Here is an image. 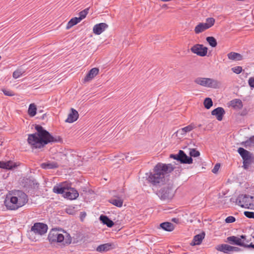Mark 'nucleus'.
<instances>
[{"instance_id": "nucleus-1", "label": "nucleus", "mask_w": 254, "mask_h": 254, "mask_svg": "<svg viewBox=\"0 0 254 254\" xmlns=\"http://www.w3.org/2000/svg\"><path fill=\"white\" fill-rule=\"evenodd\" d=\"M174 169L171 164L158 163L154 168L153 172L147 177L148 181L153 186H161L165 184L168 179L165 175L171 173Z\"/></svg>"}, {"instance_id": "nucleus-2", "label": "nucleus", "mask_w": 254, "mask_h": 254, "mask_svg": "<svg viewBox=\"0 0 254 254\" xmlns=\"http://www.w3.org/2000/svg\"><path fill=\"white\" fill-rule=\"evenodd\" d=\"M35 128L37 132L28 135V143H32V142L33 143H51L63 141L61 136L52 135L49 131L40 125H36Z\"/></svg>"}, {"instance_id": "nucleus-3", "label": "nucleus", "mask_w": 254, "mask_h": 254, "mask_svg": "<svg viewBox=\"0 0 254 254\" xmlns=\"http://www.w3.org/2000/svg\"><path fill=\"white\" fill-rule=\"evenodd\" d=\"M28 200L26 194L22 190H17L12 195L6 196L4 203L7 209L15 210L24 206Z\"/></svg>"}, {"instance_id": "nucleus-4", "label": "nucleus", "mask_w": 254, "mask_h": 254, "mask_svg": "<svg viewBox=\"0 0 254 254\" xmlns=\"http://www.w3.org/2000/svg\"><path fill=\"white\" fill-rule=\"evenodd\" d=\"M190 157L187 156L184 151L180 150L178 153L176 154H170V157L179 161L181 163L190 164L192 163L193 161L191 157L199 156L200 155V153L195 149H190Z\"/></svg>"}, {"instance_id": "nucleus-5", "label": "nucleus", "mask_w": 254, "mask_h": 254, "mask_svg": "<svg viewBox=\"0 0 254 254\" xmlns=\"http://www.w3.org/2000/svg\"><path fill=\"white\" fill-rule=\"evenodd\" d=\"M195 127V125L193 124H191L189 126L177 130L174 133V135H175L176 137L182 141L184 139H188L190 140V143H192V140L194 137L191 131Z\"/></svg>"}, {"instance_id": "nucleus-6", "label": "nucleus", "mask_w": 254, "mask_h": 254, "mask_svg": "<svg viewBox=\"0 0 254 254\" xmlns=\"http://www.w3.org/2000/svg\"><path fill=\"white\" fill-rule=\"evenodd\" d=\"M48 229V226L46 224L40 222L35 223L28 232L29 239L32 241H36V239L35 238L32 237L33 234L42 236L47 233Z\"/></svg>"}, {"instance_id": "nucleus-7", "label": "nucleus", "mask_w": 254, "mask_h": 254, "mask_svg": "<svg viewBox=\"0 0 254 254\" xmlns=\"http://www.w3.org/2000/svg\"><path fill=\"white\" fill-rule=\"evenodd\" d=\"M194 82L198 85L215 89L219 88L221 84L219 81L210 78L197 77Z\"/></svg>"}, {"instance_id": "nucleus-8", "label": "nucleus", "mask_w": 254, "mask_h": 254, "mask_svg": "<svg viewBox=\"0 0 254 254\" xmlns=\"http://www.w3.org/2000/svg\"><path fill=\"white\" fill-rule=\"evenodd\" d=\"M236 203L243 208H252V206H254V196L247 194L240 195L236 199Z\"/></svg>"}, {"instance_id": "nucleus-9", "label": "nucleus", "mask_w": 254, "mask_h": 254, "mask_svg": "<svg viewBox=\"0 0 254 254\" xmlns=\"http://www.w3.org/2000/svg\"><path fill=\"white\" fill-rule=\"evenodd\" d=\"M157 195L162 200H169L174 195V191L170 186H166L161 188L157 193Z\"/></svg>"}, {"instance_id": "nucleus-10", "label": "nucleus", "mask_w": 254, "mask_h": 254, "mask_svg": "<svg viewBox=\"0 0 254 254\" xmlns=\"http://www.w3.org/2000/svg\"><path fill=\"white\" fill-rule=\"evenodd\" d=\"M48 239L51 243H62L64 241V236L56 229H52L49 232Z\"/></svg>"}, {"instance_id": "nucleus-11", "label": "nucleus", "mask_w": 254, "mask_h": 254, "mask_svg": "<svg viewBox=\"0 0 254 254\" xmlns=\"http://www.w3.org/2000/svg\"><path fill=\"white\" fill-rule=\"evenodd\" d=\"M190 50L193 53L198 56L204 57L207 54L208 48L202 44H197L192 46Z\"/></svg>"}, {"instance_id": "nucleus-12", "label": "nucleus", "mask_w": 254, "mask_h": 254, "mask_svg": "<svg viewBox=\"0 0 254 254\" xmlns=\"http://www.w3.org/2000/svg\"><path fill=\"white\" fill-rule=\"evenodd\" d=\"M225 242L229 243L231 245H236L243 247L245 244V243L241 240L240 237H238L235 236L227 237Z\"/></svg>"}, {"instance_id": "nucleus-13", "label": "nucleus", "mask_w": 254, "mask_h": 254, "mask_svg": "<svg viewBox=\"0 0 254 254\" xmlns=\"http://www.w3.org/2000/svg\"><path fill=\"white\" fill-rule=\"evenodd\" d=\"M115 248V246L113 243H106L98 246L96 250L100 253H104L113 250Z\"/></svg>"}, {"instance_id": "nucleus-14", "label": "nucleus", "mask_w": 254, "mask_h": 254, "mask_svg": "<svg viewBox=\"0 0 254 254\" xmlns=\"http://www.w3.org/2000/svg\"><path fill=\"white\" fill-rule=\"evenodd\" d=\"M225 114L224 109L222 107H217L211 112V115L215 116L219 121H221L223 119V117Z\"/></svg>"}, {"instance_id": "nucleus-15", "label": "nucleus", "mask_w": 254, "mask_h": 254, "mask_svg": "<svg viewBox=\"0 0 254 254\" xmlns=\"http://www.w3.org/2000/svg\"><path fill=\"white\" fill-rule=\"evenodd\" d=\"M238 152L243 160H252V154L242 147L238 149Z\"/></svg>"}, {"instance_id": "nucleus-16", "label": "nucleus", "mask_w": 254, "mask_h": 254, "mask_svg": "<svg viewBox=\"0 0 254 254\" xmlns=\"http://www.w3.org/2000/svg\"><path fill=\"white\" fill-rule=\"evenodd\" d=\"M108 25L105 23H100L96 24L93 28V33L96 35H100L107 28Z\"/></svg>"}, {"instance_id": "nucleus-17", "label": "nucleus", "mask_w": 254, "mask_h": 254, "mask_svg": "<svg viewBox=\"0 0 254 254\" xmlns=\"http://www.w3.org/2000/svg\"><path fill=\"white\" fill-rule=\"evenodd\" d=\"M99 72L98 68H93L89 70L83 79V82L85 83L91 80Z\"/></svg>"}, {"instance_id": "nucleus-18", "label": "nucleus", "mask_w": 254, "mask_h": 254, "mask_svg": "<svg viewBox=\"0 0 254 254\" xmlns=\"http://www.w3.org/2000/svg\"><path fill=\"white\" fill-rule=\"evenodd\" d=\"M66 189H67V188L65 187L64 183L55 186L53 189V191L54 192L57 194H62L64 196L65 192V190Z\"/></svg>"}, {"instance_id": "nucleus-19", "label": "nucleus", "mask_w": 254, "mask_h": 254, "mask_svg": "<svg viewBox=\"0 0 254 254\" xmlns=\"http://www.w3.org/2000/svg\"><path fill=\"white\" fill-rule=\"evenodd\" d=\"M78 116L79 115L77 111L75 109L71 108V113L68 115L65 122L69 123H73L77 120Z\"/></svg>"}, {"instance_id": "nucleus-20", "label": "nucleus", "mask_w": 254, "mask_h": 254, "mask_svg": "<svg viewBox=\"0 0 254 254\" xmlns=\"http://www.w3.org/2000/svg\"><path fill=\"white\" fill-rule=\"evenodd\" d=\"M79 195L78 191L73 188L70 189L69 191H65L64 197L69 199H76Z\"/></svg>"}, {"instance_id": "nucleus-21", "label": "nucleus", "mask_w": 254, "mask_h": 254, "mask_svg": "<svg viewBox=\"0 0 254 254\" xmlns=\"http://www.w3.org/2000/svg\"><path fill=\"white\" fill-rule=\"evenodd\" d=\"M16 167V165L15 163L11 161H8L6 162L4 161H0V168L7 169V170H11L14 168Z\"/></svg>"}, {"instance_id": "nucleus-22", "label": "nucleus", "mask_w": 254, "mask_h": 254, "mask_svg": "<svg viewBox=\"0 0 254 254\" xmlns=\"http://www.w3.org/2000/svg\"><path fill=\"white\" fill-rule=\"evenodd\" d=\"M99 220L103 224L106 225L109 228L112 227L114 225V222L106 215H101Z\"/></svg>"}, {"instance_id": "nucleus-23", "label": "nucleus", "mask_w": 254, "mask_h": 254, "mask_svg": "<svg viewBox=\"0 0 254 254\" xmlns=\"http://www.w3.org/2000/svg\"><path fill=\"white\" fill-rule=\"evenodd\" d=\"M41 167L43 169H53L58 168L59 165L57 162L48 161L43 163L40 165Z\"/></svg>"}, {"instance_id": "nucleus-24", "label": "nucleus", "mask_w": 254, "mask_h": 254, "mask_svg": "<svg viewBox=\"0 0 254 254\" xmlns=\"http://www.w3.org/2000/svg\"><path fill=\"white\" fill-rule=\"evenodd\" d=\"M204 236L205 233L204 232L194 236L191 245L192 246L200 245L201 243L202 240L204 239Z\"/></svg>"}, {"instance_id": "nucleus-25", "label": "nucleus", "mask_w": 254, "mask_h": 254, "mask_svg": "<svg viewBox=\"0 0 254 254\" xmlns=\"http://www.w3.org/2000/svg\"><path fill=\"white\" fill-rule=\"evenodd\" d=\"M230 106H232L234 109L240 110L243 108V105L240 99H235L230 102Z\"/></svg>"}, {"instance_id": "nucleus-26", "label": "nucleus", "mask_w": 254, "mask_h": 254, "mask_svg": "<svg viewBox=\"0 0 254 254\" xmlns=\"http://www.w3.org/2000/svg\"><path fill=\"white\" fill-rule=\"evenodd\" d=\"M160 227L163 230L168 232L172 231L175 228L174 225L169 222H165L161 223Z\"/></svg>"}, {"instance_id": "nucleus-27", "label": "nucleus", "mask_w": 254, "mask_h": 254, "mask_svg": "<svg viewBox=\"0 0 254 254\" xmlns=\"http://www.w3.org/2000/svg\"><path fill=\"white\" fill-rule=\"evenodd\" d=\"M216 249L224 253L229 254V252H231V246L227 244H221L218 245Z\"/></svg>"}, {"instance_id": "nucleus-28", "label": "nucleus", "mask_w": 254, "mask_h": 254, "mask_svg": "<svg viewBox=\"0 0 254 254\" xmlns=\"http://www.w3.org/2000/svg\"><path fill=\"white\" fill-rule=\"evenodd\" d=\"M229 59L233 61H241L243 60V56L237 53L230 52L227 55Z\"/></svg>"}, {"instance_id": "nucleus-29", "label": "nucleus", "mask_w": 254, "mask_h": 254, "mask_svg": "<svg viewBox=\"0 0 254 254\" xmlns=\"http://www.w3.org/2000/svg\"><path fill=\"white\" fill-rule=\"evenodd\" d=\"M109 202L110 203L112 204L113 205H114L117 207H122L123 206V200L119 197L117 198H111L110 199H109Z\"/></svg>"}, {"instance_id": "nucleus-30", "label": "nucleus", "mask_w": 254, "mask_h": 254, "mask_svg": "<svg viewBox=\"0 0 254 254\" xmlns=\"http://www.w3.org/2000/svg\"><path fill=\"white\" fill-rule=\"evenodd\" d=\"M208 29L207 27L205 26L204 23H199L194 28V32L196 34H199L203 31Z\"/></svg>"}, {"instance_id": "nucleus-31", "label": "nucleus", "mask_w": 254, "mask_h": 254, "mask_svg": "<svg viewBox=\"0 0 254 254\" xmlns=\"http://www.w3.org/2000/svg\"><path fill=\"white\" fill-rule=\"evenodd\" d=\"M37 113V107L34 104H30L28 110V113L30 117H34L36 115Z\"/></svg>"}, {"instance_id": "nucleus-32", "label": "nucleus", "mask_w": 254, "mask_h": 254, "mask_svg": "<svg viewBox=\"0 0 254 254\" xmlns=\"http://www.w3.org/2000/svg\"><path fill=\"white\" fill-rule=\"evenodd\" d=\"M46 144H28L30 148L32 149V151L35 153H37L39 151H37L38 149H41L43 148Z\"/></svg>"}, {"instance_id": "nucleus-33", "label": "nucleus", "mask_w": 254, "mask_h": 254, "mask_svg": "<svg viewBox=\"0 0 254 254\" xmlns=\"http://www.w3.org/2000/svg\"><path fill=\"white\" fill-rule=\"evenodd\" d=\"M80 21L79 20V19L76 17L71 18L67 24L66 29H70L72 26L79 23Z\"/></svg>"}, {"instance_id": "nucleus-34", "label": "nucleus", "mask_w": 254, "mask_h": 254, "mask_svg": "<svg viewBox=\"0 0 254 254\" xmlns=\"http://www.w3.org/2000/svg\"><path fill=\"white\" fill-rule=\"evenodd\" d=\"M206 41L208 43L209 45L213 48L216 47L217 42L216 39L212 36H208L206 38Z\"/></svg>"}, {"instance_id": "nucleus-35", "label": "nucleus", "mask_w": 254, "mask_h": 254, "mask_svg": "<svg viewBox=\"0 0 254 254\" xmlns=\"http://www.w3.org/2000/svg\"><path fill=\"white\" fill-rule=\"evenodd\" d=\"M215 22V20L214 18L208 17L206 19V22L204 23L205 24V26L209 29L214 25Z\"/></svg>"}, {"instance_id": "nucleus-36", "label": "nucleus", "mask_w": 254, "mask_h": 254, "mask_svg": "<svg viewBox=\"0 0 254 254\" xmlns=\"http://www.w3.org/2000/svg\"><path fill=\"white\" fill-rule=\"evenodd\" d=\"M204 107L207 109H209L213 105V102L210 98H206L203 102Z\"/></svg>"}, {"instance_id": "nucleus-37", "label": "nucleus", "mask_w": 254, "mask_h": 254, "mask_svg": "<svg viewBox=\"0 0 254 254\" xmlns=\"http://www.w3.org/2000/svg\"><path fill=\"white\" fill-rule=\"evenodd\" d=\"M25 72L24 70L21 68H18L13 72L12 76L14 79H17L21 76Z\"/></svg>"}, {"instance_id": "nucleus-38", "label": "nucleus", "mask_w": 254, "mask_h": 254, "mask_svg": "<svg viewBox=\"0 0 254 254\" xmlns=\"http://www.w3.org/2000/svg\"><path fill=\"white\" fill-rule=\"evenodd\" d=\"M89 8H87L79 13V17H77L80 21L85 18L88 13Z\"/></svg>"}, {"instance_id": "nucleus-39", "label": "nucleus", "mask_w": 254, "mask_h": 254, "mask_svg": "<svg viewBox=\"0 0 254 254\" xmlns=\"http://www.w3.org/2000/svg\"><path fill=\"white\" fill-rule=\"evenodd\" d=\"M65 235L64 236V241L62 242L64 245H69L71 243V237L70 235L65 232Z\"/></svg>"}, {"instance_id": "nucleus-40", "label": "nucleus", "mask_w": 254, "mask_h": 254, "mask_svg": "<svg viewBox=\"0 0 254 254\" xmlns=\"http://www.w3.org/2000/svg\"><path fill=\"white\" fill-rule=\"evenodd\" d=\"M242 67L237 66L232 68V70L236 74H239L242 71Z\"/></svg>"}, {"instance_id": "nucleus-41", "label": "nucleus", "mask_w": 254, "mask_h": 254, "mask_svg": "<svg viewBox=\"0 0 254 254\" xmlns=\"http://www.w3.org/2000/svg\"><path fill=\"white\" fill-rule=\"evenodd\" d=\"M2 91L3 92V94L6 96H12L14 95V93L11 90L2 89Z\"/></svg>"}, {"instance_id": "nucleus-42", "label": "nucleus", "mask_w": 254, "mask_h": 254, "mask_svg": "<svg viewBox=\"0 0 254 254\" xmlns=\"http://www.w3.org/2000/svg\"><path fill=\"white\" fill-rule=\"evenodd\" d=\"M252 163V160H243V167L244 169H248L249 165Z\"/></svg>"}, {"instance_id": "nucleus-43", "label": "nucleus", "mask_w": 254, "mask_h": 254, "mask_svg": "<svg viewBox=\"0 0 254 254\" xmlns=\"http://www.w3.org/2000/svg\"><path fill=\"white\" fill-rule=\"evenodd\" d=\"M245 216L249 218H254V212L245 211L244 212Z\"/></svg>"}, {"instance_id": "nucleus-44", "label": "nucleus", "mask_w": 254, "mask_h": 254, "mask_svg": "<svg viewBox=\"0 0 254 254\" xmlns=\"http://www.w3.org/2000/svg\"><path fill=\"white\" fill-rule=\"evenodd\" d=\"M235 221H236V218L234 216H228L225 219V222L227 223H233V222H234Z\"/></svg>"}, {"instance_id": "nucleus-45", "label": "nucleus", "mask_w": 254, "mask_h": 254, "mask_svg": "<svg viewBox=\"0 0 254 254\" xmlns=\"http://www.w3.org/2000/svg\"><path fill=\"white\" fill-rule=\"evenodd\" d=\"M220 167V164L219 163L216 164L215 165L214 168L212 170V172L214 174H216L218 172Z\"/></svg>"}, {"instance_id": "nucleus-46", "label": "nucleus", "mask_w": 254, "mask_h": 254, "mask_svg": "<svg viewBox=\"0 0 254 254\" xmlns=\"http://www.w3.org/2000/svg\"><path fill=\"white\" fill-rule=\"evenodd\" d=\"M240 238L241 239V240H242V242H244V243H246V244L247 243H249L251 241V239H247V236L245 235H242L240 236Z\"/></svg>"}, {"instance_id": "nucleus-47", "label": "nucleus", "mask_w": 254, "mask_h": 254, "mask_svg": "<svg viewBox=\"0 0 254 254\" xmlns=\"http://www.w3.org/2000/svg\"><path fill=\"white\" fill-rule=\"evenodd\" d=\"M249 86L252 88H254V77H250L248 81Z\"/></svg>"}, {"instance_id": "nucleus-48", "label": "nucleus", "mask_w": 254, "mask_h": 254, "mask_svg": "<svg viewBox=\"0 0 254 254\" xmlns=\"http://www.w3.org/2000/svg\"><path fill=\"white\" fill-rule=\"evenodd\" d=\"M241 143H254V135L251 137L249 139L246 141H242Z\"/></svg>"}, {"instance_id": "nucleus-49", "label": "nucleus", "mask_w": 254, "mask_h": 254, "mask_svg": "<svg viewBox=\"0 0 254 254\" xmlns=\"http://www.w3.org/2000/svg\"><path fill=\"white\" fill-rule=\"evenodd\" d=\"M241 251V249L237 247L231 246V252H239Z\"/></svg>"}, {"instance_id": "nucleus-50", "label": "nucleus", "mask_w": 254, "mask_h": 254, "mask_svg": "<svg viewBox=\"0 0 254 254\" xmlns=\"http://www.w3.org/2000/svg\"><path fill=\"white\" fill-rule=\"evenodd\" d=\"M244 247L246 248L254 249V244H253L252 243H250V244H247L246 243H245Z\"/></svg>"}, {"instance_id": "nucleus-51", "label": "nucleus", "mask_w": 254, "mask_h": 254, "mask_svg": "<svg viewBox=\"0 0 254 254\" xmlns=\"http://www.w3.org/2000/svg\"><path fill=\"white\" fill-rule=\"evenodd\" d=\"M86 216V213L85 212H81V219L82 220V219L85 217Z\"/></svg>"}, {"instance_id": "nucleus-52", "label": "nucleus", "mask_w": 254, "mask_h": 254, "mask_svg": "<svg viewBox=\"0 0 254 254\" xmlns=\"http://www.w3.org/2000/svg\"><path fill=\"white\" fill-rule=\"evenodd\" d=\"M46 116V114H44L41 117H38L37 118L44 120Z\"/></svg>"}, {"instance_id": "nucleus-53", "label": "nucleus", "mask_w": 254, "mask_h": 254, "mask_svg": "<svg viewBox=\"0 0 254 254\" xmlns=\"http://www.w3.org/2000/svg\"><path fill=\"white\" fill-rule=\"evenodd\" d=\"M247 114V112L246 111H243L241 113V115L242 116H245Z\"/></svg>"}, {"instance_id": "nucleus-54", "label": "nucleus", "mask_w": 254, "mask_h": 254, "mask_svg": "<svg viewBox=\"0 0 254 254\" xmlns=\"http://www.w3.org/2000/svg\"><path fill=\"white\" fill-rule=\"evenodd\" d=\"M178 221H179L178 219H177V218H173L172 219V221H174L175 222H177Z\"/></svg>"}, {"instance_id": "nucleus-55", "label": "nucleus", "mask_w": 254, "mask_h": 254, "mask_svg": "<svg viewBox=\"0 0 254 254\" xmlns=\"http://www.w3.org/2000/svg\"><path fill=\"white\" fill-rule=\"evenodd\" d=\"M128 156H126V157H125V159H126L127 161H129V160L128 159Z\"/></svg>"}, {"instance_id": "nucleus-56", "label": "nucleus", "mask_w": 254, "mask_h": 254, "mask_svg": "<svg viewBox=\"0 0 254 254\" xmlns=\"http://www.w3.org/2000/svg\"><path fill=\"white\" fill-rule=\"evenodd\" d=\"M42 110H39L38 113H42Z\"/></svg>"}, {"instance_id": "nucleus-57", "label": "nucleus", "mask_w": 254, "mask_h": 254, "mask_svg": "<svg viewBox=\"0 0 254 254\" xmlns=\"http://www.w3.org/2000/svg\"><path fill=\"white\" fill-rule=\"evenodd\" d=\"M1 59V56H0V60Z\"/></svg>"}]
</instances>
